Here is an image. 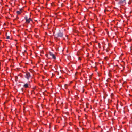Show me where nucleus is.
Returning a JSON list of instances; mask_svg holds the SVG:
<instances>
[{
    "mask_svg": "<svg viewBox=\"0 0 132 132\" xmlns=\"http://www.w3.org/2000/svg\"><path fill=\"white\" fill-rule=\"evenodd\" d=\"M118 3L120 4H125V0H119Z\"/></svg>",
    "mask_w": 132,
    "mask_h": 132,
    "instance_id": "f03ea898",
    "label": "nucleus"
},
{
    "mask_svg": "<svg viewBox=\"0 0 132 132\" xmlns=\"http://www.w3.org/2000/svg\"><path fill=\"white\" fill-rule=\"evenodd\" d=\"M49 54L51 56H52V58H53L54 59H56V57L51 52H50Z\"/></svg>",
    "mask_w": 132,
    "mask_h": 132,
    "instance_id": "7ed1b4c3",
    "label": "nucleus"
},
{
    "mask_svg": "<svg viewBox=\"0 0 132 132\" xmlns=\"http://www.w3.org/2000/svg\"><path fill=\"white\" fill-rule=\"evenodd\" d=\"M22 9H20L19 11H17V13L18 14H20L22 12Z\"/></svg>",
    "mask_w": 132,
    "mask_h": 132,
    "instance_id": "423d86ee",
    "label": "nucleus"
},
{
    "mask_svg": "<svg viewBox=\"0 0 132 132\" xmlns=\"http://www.w3.org/2000/svg\"><path fill=\"white\" fill-rule=\"evenodd\" d=\"M79 60H81V58H80V57H79Z\"/></svg>",
    "mask_w": 132,
    "mask_h": 132,
    "instance_id": "4468645a",
    "label": "nucleus"
},
{
    "mask_svg": "<svg viewBox=\"0 0 132 132\" xmlns=\"http://www.w3.org/2000/svg\"><path fill=\"white\" fill-rule=\"evenodd\" d=\"M42 77L43 78H44V76H42Z\"/></svg>",
    "mask_w": 132,
    "mask_h": 132,
    "instance_id": "dca6fc26",
    "label": "nucleus"
},
{
    "mask_svg": "<svg viewBox=\"0 0 132 132\" xmlns=\"http://www.w3.org/2000/svg\"><path fill=\"white\" fill-rule=\"evenodd\" d=\"M58 78V77H57V78Z\"/></svg>",
    "mask_w": 132,
    "mask_h": 132,
    "instance_id": "a211bd4d",
    "label": "nucleus"
},
{
    "mask_svg": "<svg viewBox=\"0 0 132 132\" xmlns=\"http://www.w3.org/2000/svg\"><path fill=\"white\" fill-rule=\"evenodd\" d=\"M67 85L66 84L65 85V87H66V86H67Z\"/></svg>",
    "mask_w": 132,
    "mask_h": 132,
    "instance_id": "ddd939ff",
    "label": "nucleus"
},
{
    "mask_svg": "<svg viewBox=\"0 0 132 132\" xmlns=\"http://www.w3.org/2000/svg\"><path fill=\"white\" fill-rule=\"evenodd\" d=\"M27 79H29L31 78V77L30 75H25L24 76Z\"/></svg>",
    "mask_w": 132,
    "mask_h": 132,
    "instance_id": "20e7f679",
    "label": "nucleus"
},
{
    "mask_svg": "<svg viewBox=\"0 0 132 132\" xmlns=\"http://www.w3.org/2000/svg\"><path fill=\"white\" fill-rule=\"evenodd\" d=\"M28 19H29V18H28L27 16H25V19L26 20H28Z\"/></svg>",
    "mask_w": 132,
    "mask_h": 132,
    "instance_id": "1a4fd4ad",
    "label": "nucleus"
},
{
    "mask_svg": "<svg viewBox=\"0 0 132 132\" xmlns=\"http://www.w3.org/2000/svg\"><path fill=\"white\" fill-rule=\"evenodd\" d=\"M89 80H90V79H89Z\"/></svg>",
    "mask_w": 132,
    "mask_h": 132,
    "instance_id": "6ab92c4d",
    "label": "nucleus"
},
{
    "mask_svg": "<svg viewBox=\"0 0 132 132\" xmlns=\"http://www.w3.org/2000/svg\"><path fill=\"white\" fill-rule=\"evenodd\" d=\"M61 78V76H60L59 77V78Z\"/></svg>",
    "mask_w": 132,
    "mask_h": 132,
    "instance_id": "2eb2a0df",
    "label": "nucleus"
},
{
    "mask_svg": "<svg viewBox=\"0 0 132 132\" xmlns=\"http://www.w3.org/2000/svg\"><path fill=\"white\" fill-rule=\"evenodd\" d=\"M100 45V44L99 43V44H98V45Z\"/></svg>",
    "mask_w": 132,
    "mask_h": 132,
    "instance_id": "f3484780",
    "label": "nucleus"
},
{
    "mask_svg": "<svg viewBox=\"0 0 132 132\" xmlns=\"http://www.w3.org/2000/svg\"><path fill=\"white\" fill-rule=\"evenodd\" d=\"M46 55V57H48V54H46V55Z\"/></svg>",
    "mask_w": 132,
    "mask_h": 132,
    "instance_id": "f8f14e48",
    "label": "nucleus"
},
{
    "mask_svg": "<svg viewBox=\"0 0 132 132\" xmlns=\"http://www.w3.org/2000/svg\"><path fill=\"white\" fill-rule=\"evenodd\" d=\"M23 87L25 88H27L28 87V84L26 83L23 85Z\"/></svg>",
    "mask_w": 132,
    "mask_h": 132,
    "instance_id": "39448f33",
    "label": "nucleus"
},
{
    "mask_svg": "<svg viewBox=\"0 0 132 132\" xmlns=\"http://www.w3.org/2000/svg\"><path fill=\"white\" fill-rule=\"evenodd\" d=\"M26 21V22L27 23H29L30 22V20H29L28 19V20H27Z\"/></svg>",
    "mask_w": 132,
    "mask_h": 132,
    "instance_id": "6e6552de",
    "label": "nucleus"
},
{
    "mask_svg": "<svg viewBox=\"0 0 132 132\" xmlns=\"http://www.w3.org/2000/svg\"><path fill=\"white\" fill-rule=\"evenodd\" d=\"M28 19H29V20H30V21H32V19L31 18H29Z\"/></svg>",
    "mask_w": 132,
    "mask_h": 132,
    "instance_id": "9b49d317",
    "label": "nucleus"
},
{
    "mask_svg": "<svg viewBox=\"0 0 132 132\" xmlns=\"http://www.w3.org/2000/svg\"><path fill=\"white\" fill-rule=\"evenodd\" d=\"M10 38V37L9 36H6V39H9Z\"/></svg>",
    "mask_w": 132,
    "mask_h": 132,
    "instance_id": "9d476101",
    "label": "nucleus"
},
{
    "mask_svg": "<svg viewBox=\"0 0 132 132\" xmlns=\"http://www.w3.org/2000/svg\"><path fill=\"white\" fill-rule=\"evenodd\" d=\"M54 35L55 38H57L59 37H62L63 36V34L62 32L59 31L56 34H54Z\"/></svg>",
    "mask_w": 132,
    "mask_h": 132,
    "instance_id": "f257e3e1",
    "label": "nucleus"
},
{
    "mask_svg": "<svg viewBox=\"0 0 132 132\" xmlns=\"http://www.w3.org/2000/svg\"><path fill=\"white\" fill-rule=\"evenodd\" d=\"M15 81L16 82H17L18 79V77L17 76H15Z\"/></svg>",
    "mask_w": 132,
    "mask_h": 132,
    "instance_id": "0eeeda50",
    "label": "nucleus"
}]
</instances>
